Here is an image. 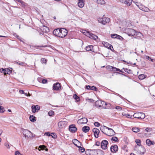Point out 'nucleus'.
<instances>
[{
	"instance_id": "obj_4",
	"label": "nucleus",
	"mask_w": 155,
	"mask_h": 155,
	"mask_svg": "<svg viewBox=\"0 0 155 155\" xmlns=\"http://www.w3.org/2000/svg\"><path fill=\"white\" fill-rule=\"evenodd\" d=\"M95 104L96 106L97 107H102L105 108L106 106L107 105V104L104 101L98 100L96 101Z\"/></svg>"
},
{
	"instance_id": "obj_40",
	"label": "nucleus",
	"mask_w": 155,
	"mask_h": 155,
	"mask_svg": "<svg viewBox=\"0 0 155 155\" xmlns=\"http://www.w3.org/2000/svg\"><path fill=\"white\" fill-rule=\"evenodd\" d=\"M90 33L89 32L86 31H84L83 32V34L87 36H89L90 35Z\"/></svg>"
},
{
	"instance_id": "obj_54",
	"label": "nucleus",
	"mask_w": 155,
	"mask_h": 155,
	"mask_svg": "<svg viewBox=\"0 0 155 155\" xmlns=\"http://www.w3.org/2000/svg\"><path fill=\"white\" fill-rule=\"evenodd\" d=\"M126 117L127 118H132V116L130 114H127Z\"/></svg>"
},
{
	"instance_id": "obj_33",
	"label": "nucleus",
	"mask_w": 155,
	"mask_h": 155,
	"mask_svg": "<svg viewBox=\"0 0 155 155\" xmlns=\"http://www.w3.org/2000/svg\"><path fill=\"white\" fill-rule=\"evenodd\" d=\"M111 140L115 142H118L119 140L117 137H113L111 138Z\"/></svg>"
},
{
	"instance_id": "obj_36",
	"label": "nucleus",
	"mask_w": 155,
	"mask_h": 155,
	"mask_svg": "<svg viewBox=\"0 0 155 155\" xmlns=\"http://www.w3.org/2000/svg\"><path fill=\"white\" fill-rule=\"evenodd\" d=\"M29 119L31 121L34 122L36 120L35 117L34 116H31L29 117Z\"/></svg>"
},
{
	"instance_id": "obj_43",
	"label": "nucleus",
	"mask_w": 155,
	"mask_h": 155,
	"mask_svg": "<svg viewBox=\"0 0 155 155\" xmlns=\"http://www.w3.org/2000/svg\"><path fill=\"white\" fill-rule=\"evenodd\" d=\"M113 67L111 66H107L106 67V68L109 71H111L112 69V68Z\"/></svg>"
},
{
	"instance_id": "obj_61",
	"label": "nucleus",
	"mask_w": 155,
	"mask_h": 155,
	"mask_svg": "<svg viewBox=\"0 0 155 155\" xmlns=\"http://www.w3.org/2000/svg\"><path fill=\"white\" fill-rule=\"evenodd\" d=\"M110 18H107L106 17H104V16H103V17L101 18L102 19H109Z\"/></svg>"
},
{
	"instance_id": "obj_21",
	"label": "nucleus",
	"mask_w": 155,
	"mask_h": 155,
	"mask_svg": "<svg viewBox=\"0 0 155 155\" xmlns=\"http://www.w3.org/2000/svg\"><path fill=\"white\" fill-rule=\"evenodd\" d=\"M53 34L55 36L60 37V29L58 28L54 30L53 31Z\"/></svg>"
},
{
	"instance_id": "obj_20",
	"label": "nucleus",
	"mask_w": 155,
	"mask_h": 155,
	"mask_svg": "<svg viewBox=\"0 0 155 155\" xmlns=\"http://www.w3.org/2000/svg\"><path fill=\"white\" fill-rule=\"evenodd\" d=\"M72 142L77 147H79L81 146V144L80 142L77 140L74 139L72 140Z\"/></svg>"
},
{
	"instance_id": "obj_3",
	"label": "nucleus",
	"mask_w": 155,
	"mask_h": 155,
	"mask_svg": "<svg viewBox=\"0 0 155 155\" xmlns=\"http://www.w3.org/2000/svg\"><path fill=\"white\" fill-rule=\"evenodd\" d=\"M23 133L25 138H30L34 137L35 135H33L32 133L28 130L24 129L23 130Z\"/></svg>"
},
{
	"instance_id": "obj_38",
	"label": "nucleus",
	"mask_w": 155,
	"mask_h": 155,
	"mask_svg": "<svg viewBox=\"0 0 155 155\" xmlns=\"http://www.w3.org/2000/svg\"><path fill=\"white\" fill-rule=\"evenodd\" d=\"M123 69L124 70V71L129 74H130L131 73V71L130 69H127V68H123Z\"/></svg>"
},
{
	"instance_id": "obj_63",
	"label": "nucleus",
	"mask_w": 155,
	"mask_h": 155,
	"mask_svg": "<svg viewBox=\"0 0 155 155\" xmlns=\"http://www.w3.org/2000/svg\"><path fill=\"white\" fill-rule=\"evenodd\" d=\"M100 145V143L98 142L97 141L96 142L95 145L97 146H99Z\"/></svg>"
},
{
	"instance_id": "obj_2",
	"label": "nucleus",
	"mask_w": 155,
	"mask_h": 155,
	"mask_svg": "<svg viewBox=\"0 0 155 155\" xmlns=\"http://www.w3.org/2000/svg\"><path fill=\"white\" fill-rule=\"evenodd\" d=\"M125 32L129 36H135L136 35V31L132 28H126L124 30Z\"/></svg>"
},
{
	"instance_id": "obj_12",
	"label": "nucleus",
	"mask_w": 155,
	"mask_h": 155,
	"mask_svg": "<svg viewBox=\"0 0 155 155\" xmlns=\"http://www.w3.org/2000/svg\"><path fill=\"white\" fill-rule=\"evenodd\" d=\"M33 113H35L38 112L40 109V107L38 105H32L31 107Z\"/></svg>"
},
{
	"instance_id": "obj_8",
	"label": "nucleus",
	"mask_w": 155,
	"mask_h": 155,
	"mask_svg": "<svg viewBox=\"0 0 155 155\" xmlns=\"http://www.w3.org/2000/svg\"><path fill=\"white\" fill-rule=\"evenodd\" d=\"M108 130L106 133H104L105 134L109 136H112L115 135V133L112 129L108 127Z\"/></svg>"
},
{
	"instance_id": "obj_7",
	"label": "nucleus",
	"mask_w": 155,
	"mask_h": 155,
	"mask_svg": "<svg viewBox=\"0 0 155 155\" xmlns=\"http://www.w3.org/2000/svg\"><path fill=\"white\" fill-rule=\"evenodd\" d=\"M68 32V31L64 28L60 29L59 37L62 38L65 37L67 35Z\"/></svg>"
},
{
	"instance_id": "obj_62",
	"label": "nucleus",
	"mask_w": 155,
	"mask_h": 155,
	"mask_svg": "<svg viewBox=\"0 0 155 155\" xmlns=\"http://www.w3.org/2000/svg\"><path fill=\"white\" fill-rule=\"evenodd\" d=\"M147 59L148 60H150L151 61H153V59H152L150 57L147 56Z\"/></svg>"
},
{
	"instance_id": "obj_28",
	"label": "nucleus",
	"mask_w": 155,
	"mask_h": 155,
	"mask_svg": "<svg viewBox=\"0 0 155 155\" xmlns=\"http://www.w3.org/2000/svg\"><path fill=\"white\" fill-rule=\"evenodd\" d=\"M108 127H107L105 126H101V127H100V129L101 130L103 133L104 134V133H106L105 132V129H108Z\"/></svg>"
},
{
	"instance_id": "obj_53",
	"label": "nucleus",
	"mask_w": 155,
	"mask_h": 155,
	"mask_svg": "<svg viewBox=\"0 0 155 155\" xmlns=\"http://www.w3.org/2000/svg\"><path fill=\"white\" fill-rule=\"evenodd\" d=\"M115 108L116 109H117V110H122V108L119 106H117L116 107H115Z\"/></svg>"
},
{
	"instance_id": "obj_37",
	"label": "nucleus",
	"mask_w": 155,
	"mask_h": 155,
	"mask_svg": "<svg viewBox=\"0 0 155 155\" xmlns=\"http://www.w3.org/2000/svg\"><path fill=\"white\" fill-rule=\"evenodd\" d=\"M73 97L77 102L80 101V97L77 96L76 94H74Z\"/></svg>"
},
{
	"instance_id": "obj_27",
	"label": "nucleus",
	"mask_w": 155,
	"mask_h": 155,
	"mask_svg": "<svg viewBox=\"0 0 155 155\" xmlns=\"http://www.w3.org/2000/svg\"><path fill=\"white\" fill-rule=\"evenodd\" d=\"M111 36L112 38H117L118 39H120V38H122L120 35L115 34H111Z\"/></svg>"
},
{
	"instance_id": "obj_51",
	"label": "nucleus",
	"mask_w": 155,
	"mask_h": 155,
	"mask_svg": "<svg viewBox=\"0 0 155 155\" xmlns=\"http://www.w3.org/2000/svg\"><path fill=\"white\" fill-rule=\"evenodd\" d=\"M45 134L48 136H51L52 137L54 138V137L52 136V135L50 134V133L49 132L46 133H45Z\"/></svg>"
},
{
	"instance_id": "obj_23",
	"label": "nucleus",
	"mask_w": 155,
	"mask_h": 155,
	"mask_svg": "<svg viewBox=\"0 0 155 155\" xmlns=\"http://www.w3.org/2000/svg\"><path fill=\"white\" fill-rule=\"evenodd\" d=\"M146 144L148 146H150L151 145H154L155 143L153 141H151L149 139L146 140Z\"/></svg>"
},
{
	"instance_id": "obj_24",
	"label": "nucleus",
	"mask_w": 155,
	"mask_h": 155,
	"mask_svg": "<svg viewBox=\"0 0 155 155\" xmlns=\"http://www.w3.org/2000/svg\"><path fill=\"white\" fill-rule=\"evenodd\" d=\"M139 8L141 10L146 12H148L150 11V9L147 7L144 6H141L139 7Z\"/></svg>"
},
{
	"instance_id": "obj_57",
	"label": "nucleus",
	"mask_w": 155,
	"mask_h": 155,
	"mask_svg": "<svg viewBox=\"0 0 155 155\" xmlns=\"http://www.w3.org/2000/svg\"><path fill=\"white\" fill-rule=\"evenodd\" d=\"M47 82V80L46 79H43L42 81V83L43 84H45Z\"/></svg>"
},
{
	"instance_id": "obj_34",
	"label": "nucleus",
	"mask_w": 155,
	"mask_h": 155,
	"mask_svg": "<svg viewBox=\"0 0 155 155\" xmlns=\"http://www.w3.org/2000/svg\"><path fill=\"white\" fill-rule=\"evenodd\" d=\"M5 75L10 74L12 72V71L8 68L5 69Z\"/></svg>"
},
{
	"instance_id": "obj_15",
	"label": "nucleus",
	"mask_w": 155,
	"mask_h": 155,
	"mask_svg": "<svg viewBox=\"0 0 155 155\" xmlns=\"http://www.w3.org/2000/svg\"><path fill=\"white\" fill-rule=\"evenodd\" d=\"M78 5L80 8H83L84 5L85 0H78Z\"/></svg>"
},
{
	"instance_id": "obj_6",
	"label": "nucleus",
	"mask_w": 155,
	"mask_h": 155,
	"mask_svg": "<svg viewBox=\"0 0 155 155\" xmlns=\"http://www.w3.org/2000/svg\"><path fill=\"white\" fill-rule=\"evenodd\" d=\"M134 118H137L140 119H144L145 117L144 113L142 112L136 113L134 114L133 115Z\"/></svg>"
},
{
	"instance_id": "obj_39",
	"label": "nucleus",
	"mask_w": 155,
	"mask_h": 155,
	"mask_svg": "<svg viewBox=\"0 0 155 155\" xmlns=\"http://www.w3.org/2000/svg\"><path fill=\"white\" fill-rule=\"evenodd\" d=\"M140 142H141V141L140 140H137V139L135 140V142H136L137 146H138V147H140V146H141Z\"/></svg>"
},
{
	"instance_id": "obj_19",
	"label": "nucleus",
	"mask_w": 155,
	"mask_h": 155,
	"mask_svg": "<svg viewBox=\"0 0 155 155\" xmlns=\"http://www.w3.org/2000/svg\"><path fill=\"white\" fill-rule=\"evenodd\" d=\"M42 26L41 30L43 32H48L49 31V28L45 25H41Z\"/></svg>"
},
{
	"instance_id": "obj_64",
	"label": "nucleus",
	"mask_w": 155,
	"mask_h": 155,
	"mask_svg": "<svg viewBox=\"0 0 155 155\" xmlns=\"http://www.w3.org/2000/svg\"><path fill=\"white\" fill-rule=\"evenodd\" d=\"M19 92L21 94H23L24 93V91L23 90H20L19 91Z\"/></svg>"
},
{
	"instance_id": "obj_16",
	"label": "nucleus",
	"mask_w": 155,
	"mask_h": 155,
	"mask_svg": "<svg viewBox=\"0 0 155 155\" xmlns=\"http://www.w3.org/2000/svg\"><path fill=\"white\" fill-rule=\"evenodd\" d=\"M120 2L126 4L128 6H130L132 4V0H120Z\"/></svg>"
},
{
	"instance_id": "obj_56",
	"label": "nucleus",
	"mask_w": 155,
	"mask_h": 155,
	"mask_svg": "<svg viewBox=\"0 0 155 155\" xmlns=\"http://www.w3.org/2000/svg\"><path fill=\"white\" fill-rule=\"evenodd\" d=\"M5 69H0V71H1V72L2 73H3L5 75Z\"/></svg>"
},
{
	"instance_id": "obj_46",
	"label": "nucleus",
	"mask_w": 155,
	"mask_h": 155,
	"mask_svg": "<svg viewBox=\"0 0 155 155\" xmlns=\"http://www.w3.org/2000/svg\"><path fill=\"white\" fill-rule=\"evenodd\" d=\"M54 112L52 110H50L48 113V114L49 116H52L53 115Z\"/></svg>"
},
{
	"instance_id": "obj_31",
	"label": "nucleus",
	"mask_w": 155,
	"mask_h": 155,
	"mask_svg": "<svg viewBox=\"0 0 155 155\" xmlns=\"http://www.w3.org/2000/svg\"><path fill=\"white\" fill-rule=\"evenodd\" d=\"M136 35L134 37H136L137 38H141L143 36L142 34L140 32H136Z\"/></svg>"
},
{
	"instance_id": "obj_30",
	"label": "nucleus",
	"mask_w": 155,
	"mask_h": 155,
	"mask_svg": "<svg viewBox=\"0 0 155 155\" xmlns=\"http://www.w3.org/2000/svg\"><path fill=\"white\" fill-rule=\"evenodd\" d=\"M86 50L87 51H92L93 49V46L92 45L88 46L86 48Z\"/></svg>"
},
{
	"instance_id": "obj_55",
	"label": "nucleus",
	"mask_w": 155,
	"mask_h": 155,
	"mask_svg": "<svg viewBox=\"0 0 155 155\" xmlns=\"http://www.w3.org/2000/svg\"><path fill=\"white\" fill-rule=\"evenodd\" d=\"M15 155H22L21 153L18 151H16L15 152Z\"/></svg>"
},
{
	"instance_id": "obj_14",
	"label": "nucleus",
	"mask_w": 155,
	"mask_h": 155,
	"mask_svg": "<svg viewBox=\"0 0 155 155\" xmlns=\"http://www.w3.org/2000/svg\"><path fill=\"white\" fill-rule=\"evenodd\" d=\"M53 88L54 90H58L61 88V85L59 83L54 84L53 86Z\"/></svg>"
},
{
	"instance_id": "obj_11",
	"label": "nucleus",
	"mask_w": 155,
	"mask_h": 155,
	"mask_svg": "<svg viewBox=\"0 0 155 155\" xmlns=\"http://www.w3.org/2000/svg\"><path fill=\"white\" fill-rule=\"evenodd\" d=\"M69 130L71 132L74 133L77 131V128L75 127V125L72 124L69 126Z\"/></svg>"
},
{
	"instance_id": "obj_44",
	"label": "nucleus",
	"mask_w": 155,
	"mask_h": 155,
	"mask_svg": "<svg viewBox=\"0 0 155 155\" xmlns=\"http://www.w3.org/2000/svg\"><path fill=\"white\" fill-rule=\"evenodd\" d=\"M41 61L42 63H46L47 62L46 59L45 58H42L41 59Z\"/></svg>"
},
{
	"instance_id": "obj_48",
	"label": "nucleus",
	"mask_w": 155,
	"mask_h": 155,
	"mask_svg": "<svg viewBox=\"0 0 155 155\" xmlns=\"http://www.w3.org/2000/svg\"><path fill=\"white\" fill-rule=\"evenodd\" d=\"M4 112V108L3 107L0 106V112L3 113Z\"/></svg>"
},
{
	"instance_id": "obj_41",
	"label": "nucleus",
	"mask_w": 155,
	"mask_h": 155,
	"mask_svg": "<svg viewBox=\"0 0 155 155\" xmlns=\"http://www.w3.org/2000/svg\"><path fill=\"white\" fill-rule=\"evenodd\" d=\"M79 151L83 153L85 151V149L82 147H81L80 146L79 147Z\"/></svg>"
},
{
	"instance_id": "obj_52",
	"label": "nucleus",
	"mask_w": 155,
	"mask_h": 155,
	"mask_svg": "<svg viewBox=\"0 0 155 155\" xmlns=\"http://www.w3.org/2000/svg\"><path fill=\"white\" fill-rule=\"evenodd\" d=\"M152 129L149 127H147L145 129V130L147 132H149L152 130Z\"/></svg>"
},
{
	"instance_id": "obj_10",
	"label": "nucleus",
	"mask_w": 155,
	"mask_h": 155,
	"mask_svg": "<svg viewBox=\"0 0 155 155\" xmlns=\"http://www.w3.org/2000/svg\"><path fill=\"white\" fill-rule=\"evenodd\" d=\"M87 121V119L86 118H82L78 120V123L79 124H86Z\"/></svg>"
},
{
	"instance_id": "obj_25",
	"label": "nucleus",
	"mask_w": 155,
	"mask_h": 155,
	"mask_svg": "<svg viewBox=\"0 0 155 155\" xmlns=\"http://www.w3.org/2000/svg\"><path fill=\"white\" fill-rule=\"evenodd\" d=\"M90 35L89 36H88V37H89L90 38H91L92 39H93L94 40H96L98 37L96 35L93 34L92 33H90Z\"/></svg>"
},
{
	"instance_id": "obj_17",
	"label": "nucleus",
	"mask_w": 155,
	"mask_h": 155,
	"mask_svg": "<svg viewBox=\"0 0 155 155\" xmlns=\"http://www.w3.org/2000/svg\"><path fill=\"white\" fill-rule=\"evenodd\" d=\"M118 146L116 145H112L110 147V150L112 153H115L118 150Z\"/></svg>"
},
{
	"instance_id": "obj_42",
	"label": "nucleus",
	"mask_w": 155,
	"mask_h": 155,
	"mask_svg": "<svg viewBox=\"0 0 155 155\" xmlns=\"http://www.w3.org/2000/svg\"><path fill=\"white\" fill-rule=\"evenodd\" d=\"M16 64L21 65V66H25V63L24 62H16Z\"/></svg>"
},
{
	"instance_id": "obj_13",
	"label": "nucleus",
	"mask_w": 155,
	"mask_h": 155,
	"mask_svg": "<svg viewBox=\"0 0 155 155\" xmlns=\"http://www.w3.org/2000/svg\"><path fill=\"white\" fill-rule=\"evenodd\" d=\"M103 44L104 47L110 49L111 51H112L114 49L112 46L111 45L109 44L108 43L106 42H104Z\"/></svg>"
},
{
	"instance_id": "obj_49",
	"label": "nucleus",
	"mask_w": 155,
	"mask_h": 155,
	"mask_svg": "<svg viewBox=\"0 0 155 155\" xmlns=\"http://www.w3.org/2000/svg\"><path fill=\"white\" fill-rule=\"evenodd\" d=\"M45 147V146L43 145L42 146H39V148H40L42 150H44Z\"/></svg>"
},
{
	"instance_id": "obj_59",
	"label": "nucleus",
	"mask_w": 155,
	"mask_h": 155,
	"mask_svg": "<svg viewBox=\"0 0 155 155\" xmlns=\"http://www.w3.org/2000/svg\"><path fill=\"white\" fill-rule=\"evenodd\" d=\"M5 146L7 147V148L9 149L10 148V146L7 143H5Z\"/></svg>"
},
{
	"instance_id": "obj_29",
	"label": "nucleus",
	"mask_w": 155,
	"mask_h": 155,
	"mask_svg": "<svg viewBox=\"0 0 155 155\" xmlns=\"http://www.w3.org/2000/svg\"><path fill=\"white\" fill-rule=\"evenodd\" d=\"M110 20H98L99 22L102 25H105L107 22H109Z\"/></svg>"
},
{
	"instance_id": "obj_9",
	"label": "nucleus",
	"mask_w": 155,
	"mask_h": 155,
	"mask_svg": "<svg viewBox=\"0 0 155 155\" xmlns=\"http://www.w3.org/2000/svg\"><path fill=\"white\" fill-rule=\"evenodd\" d=\"M108 142L105 140H104L101 143V147L103 149L105 150L107 148V145Z\"/></svg>"
},
{
	"instance_id": "obj_50",
	"label": "nucleus",
	"mask_w": 155,
	"mask_h": 155,
	"mask_svg": "<svg viewBox=\"0 0 155 155\" xmlns=\"http://www.w3.org/2000/svg\"><path fill=\"white\" fill-rule=\"evenodd\" d=\"M94 125L96 127H99L100 126V124L98 122H95Z\"/></svg>"
},
{
	"instance_id": "obj_26",
	"label": "nucleus",
	"mask_w": 155,
	"mask_h": 155,
	"mask_svg": "<svg viewBox=\"0 0 155 155\" xmlns=\"http://www.w3.org/2000/svg\"><path fill=\"white\" fill-rule=\"evenodd\" d=\"M90 127L87 126H84L82 128V131L84 133H87L89 131Z\"/></svg>"
},
{
	"instance_id": "obj_35",
	"label": "nucleus",
	"mask_w": 155,
	"mask_h": 155,
	"mask_svg": "<svg viewBox=\"0 0 155 155\" xmlns=\"http://www.w3.org/2000/svg\"><path fill=\"white\" fill-rule=\"evenodd\" d=\"M40 22L41 24H42V25H45L46 26L47 25L48 23L45 20H40Z\"/></svg>"
},
{
	"instance_id": "obj_32",
	"label": "nucleus",
	"mask_w": 155,
	"mask_h": 155,
	"mask_svg": "<svg viewBox=\"0 0 155 155\" xmlns=\"http://www.w3.org/2000/svg\"><path fill=\"white\" fill-rule=\"evenodd\" d=\"M132 130L135 133H137L139 131L140 129L138 128L137 127H135L132 129Z\"/></svg>"
},
{
	"instance_id": "obj_60",
	"label": "nucleus",
	"mask_w": 155,
	"mask_h": 155,
	"mask_svg": "<svg viewBox=\"0 0 155 155\" xmlns=\"http://www.w3.org/2000/svg\"><path fill=\"white\" fill-rule=\"evenodd\" d=\"M86 88L87 90L91 89V86L89 85H87L86 86Z\"/></svg>"
},
{
	"instance_id": "obj_18",
	"label": "nucleus",
	"mask_w": 155,
	"mask_h": 155,
	"mask_svg": "<svg viewBox=\"0 0 155 155\" xmlns=\"http://www.w3.org/2000/svg\"><path fill=\"white\" fill-rule=\"evenodd\" d=\"M93 131L94 133V135L96 138L98 137V134L100 132L99 130L97 128H94L93 129Z\"/></svg>"
},
{
	"instance_id": "obj_58",
	"label": "nucleus",
	"mask_w": 155,
	"mask_h": 155,
	"mask_svg": "<svg viewBox=\"0 0 155 155\" xmlns=\"http://www.w3.org/2000/svg\"><path fill=\"white\" fill-rule=\"evenodd\" d=\"M116 71V68L113 67L112 68V69L111 71Z\"/></svg>"
},
{
	"instance_id": "obj_5",
	"label": "nucleus",
	"mask_w": 155,
	"mask_h": 155,
	"mask_svg": "<svg viewBox=\"0 0 155 155\" xmlns=\"http://www.w3.org/2000/svg\"><path fill=\"white\" fill-rule=\"evenodd\" d=\"M135 150L137 151V153L140 154H143L146 152L145 148L142 146L140 147L136 146Z\"/></svg>"
},
{
	"instance_id": "obj_45",
	"label": "nucleus",
	"mask_w": 155,
	"mask_h": 155,
	"mask_svg": "<svg viewBox=\"0 0 155 155\" xmlns=\"http://www.w3.org/2000/svg\"><path fill=\"white\" fill-rule=\"evenodd\" d=\"M144 74H141L139 75V78L140 79L142 80L144 78Z\"/></svg>"
},
{
	"instance_id": "obj_22",
	"label": "nucleus",
	"mask_w": 155,
	"mask_h": 155,
	"mask_svg": "<svg viewBox=\"0 0 155 155\" xmlns=\"http://www.w3.org/2000/svg\"><path fill=\"white\" fill-rule=\"evenodd\" d=\"M65 122L64 121H61L59 122L58 124V125L60 128H62L64 127Z\"/></svg>"
},
{
	"instance_id": "obj_1",
	"label": "nucleus",
	"mask_w": 155,
	"mask_h": 155,
	"mask_svg": "<svg viewBox=\"0 0 155 155\" xmlns=\"http://www.w3.org/2000/svg\"><path fill=\"white\" fill-rule=\"evenodd\" d=\"M87 155H102L103 152L100 150H87L85 151Z\"/></svg>"
},
{
	"instance_id": "obj_47",
	"label": "nucleus",
	"mask_w": 155,
	"mask_h": 155,
	"mask_svg": "<svg viewBox=\"0 0 155 155\" xmlns=\"http://www.w3.org/2000/svg\"><path fill=\"white\" fill-rule=\"evenodd\" d=\"M91 90L96 91L97 90V88L96 87L94 86H92L91 87Z\"/></svg>"
}]
</instances>
